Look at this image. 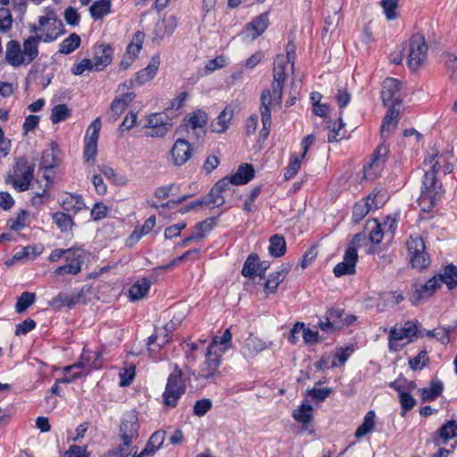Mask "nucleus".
<instances>
[{"label": "nucleus", "mask_w": 457, "mask_h": 457, "mask_svg": "<svg viewBox=\"0 0 457 457\" xmlns=\"http://www.w3.org/2000/svg\"><path fill=\"white\" fill-rule=\"evenodd\" d=\"M296 54L287 53V56L278 54L274 62L273 80L270 88H265L261 95L260 112L262 115V129L260 131V137L266 139L271 125V107L272 105H281L284 82L286 79V64L291 63L292 69L295 67Z\"/></svg>", "instance_id": "obj_1"}, {"label": "nucleus", "mask_w": 457, "mask_h": 457, "mask_svg": "<svg viewBox=\"0 0 457 457\" xmlns=\"http://www.w3.org/2000/svg\"><path fill=\"white\" fill-rule=\"evenodd\" d=\"M38 55V46L35 39L29 37L21 45L18 40H11L5 46V60L12 67L29 65Z\"/></svg>", "instance_id": "obj_2"}, {"label": "nucleus", "mask_w": 457, "mask_h": 457, "mask_svg": "<svg viewBox=\"0 0 457 457\" xmlns=\"http://www.w3.org/2000/svg\"><path fill=\"white\" fill-rule=\"evenodd\" d=\"M38 22L40 34L30 36L37 46L39 42H53L63 33V24L53 7L47 6L42 10Z\"/></svg>", "instance_id": "obj_3"}, {"label": "nucleus", "mask_w": 457, "mask_h": 457, "mask_svg": "<svg viewBox=\"0 0 457 457\" xmlns=\"http://www.w3.org/2000/svg\"><path fill=\"white\" fill-rule=\"evenodd\" d=\"M34 169L35 164L30 163L25 157H20L13 166L12 174L8 176L6 182L12 183L18 191L23 192L29 189L34 176Z\"/></svg>", "instance_id": "obj_4"}, {"label": "nucleus", "mask_w": 457, "mask_h": 457, "mask_svg": "<svg viewBox=\"0 0 457 457\" xmlns=\"http://www.w3.org/2000/svg\"><path fill=\"white\" fill-rule=\"evenodd\" d=\"M186 393V384L182 378V371L176 370L171 373L166 384L162 398L163 403L167 407L174 408L178 405V401Z\"/></svg>", "instance_id": "obj_5"}, {"label": "nucleus", "mask_w": 457, "mask_h": 457, "mask_svg": "<svg viewBox=\"0 0 457 457\" xmlns=\"http://www.w3.org/2000/svg\"><path fill=\"white\" fill-rule=\"evenodd\" d=\"M406 244L411 266L419 270L427 268L430 261L423 238L418 235L411 236Z\"/></svg>", "instance_id": "obj_6"}, {"label": "nucleus", "mask_w": 457, "mask_h": 457, "mask_svg": "<svg viewBox=\"0 0 457 457\" xmlns=\"http://www.w3.org/2000/svg\"><path fill=\"white\" fill-rule=\"evenodd\" d=\"M428 46L425 37L420 34H415L411 37L408 55L410 69H418L426 60Z\"/></svg>", "instance_id": "obj_7"}, {"label": "nucleus", "mask_w": 457, "mask_h": 457, "mask_svg": "<svg viewBox=\"0 0 457 457\" xmlns=\"http://www.w3.org/2000/svg\"><path fill=\"white\" fill-rule=\"evenodd\" d=\"M386 201V195L378 191L369 195L353 206V220L354 223L360 222L372 209H378Z\"/></svg>", "instance_id": "obj_8"}, {"label": "nucleus", "mask_w": 457, "mask_h": 457, "mask_svg": "<svg viewBox=\"0 0 457 457\" xmlns=\"http://www.w3.org/2000/svg\"><path fill=\"white\" fill-rule=\"evenodd\" d=\"M220 363L221 356L217 353H213L211 349H208L204 361L199 366L196 378L206 381L215 379L220 376L219 368Z\"/></svg>", "instance_id": "obj_9"}, {"label": "nucleus", "mask_w": 457, "mask_h": 457, "mask_svg": "<svg viewBox=\"0 0 457 457\" xmlns=\"http://www.w3.org/2000/svg\"><path fill=\"white\" fill-rule=\"evenodd\" d=\"M394 224V220H386L383 223H379L377 220H369L366 223L365 230L369 233L370 241L378 245L386 236H388L390 239L393 238L395 234Z\"/></svg>", "instance_id": "obj_10"}, {"label": "nucleus", "mask_w": 457, "mask_h": 457, "mask_svg": "<svg viewBox=\"0 0 457 457\" xmlns=\"http://www.w3.org/2000/svg\"><path fill=\"white\" fill-rule=\"evenodd\" d=\"M441 186L437 184L436 174L434 171H426L422 183L421 195L419 202L420 205H426L429 208L433 205L436 195L439 193Z\"/></svg>", "instance_id": "obj_11"}, {"label": "nucleus", "mask_w": 457, "mask_h": 457, "mask_svg": "<svg viewBox=\"0 0 457 457\" xmlns=\"http://www.w3.org/2000/svg\"><path fill=\"white\" fill-rule=\"evenodd\" d=\"M172 124L169 122V117L164 113H152L147 118L145 128L148 137H163L170 129Z\"/></svg>", "instance_id": "obj_12"}, {"label": "nucleus", "mask_w": 457, "mask_h": 457, "mask_svg": "<svg viewBox=\"0 0 457 457\" xmlns=\"http://www.w3.org/2000/svg\"><path fill=\"white\" fill-rule=\"evenodd\" d=\"M418 322L408 320L400 327H394L389 333V348L391 350H396L397 345L395 342L402 341L403 339L411 340V337L416 336L420 331L418 330Z\"/></svg>", "instance_id": "obj_13"}, {"label": "nucleus", "mask_w": 457, "mask_h": 457, "mask_svg": "<svg viewBox=\"0 0 457 457\" xmlns=\"http://www.w3.org/2000/svg\"><path fill=\"white\" fill-rule=\"evenodd\" d=\"M101 119H95L87 129L86 145L84 149V157L87 162L94 160L97 152V141L101 129Z\"/></svg>", "instance_id": "obj_14"}, {"label": "nucleus", "mask_w": 457, "mask_h": 457, "mask_svg": "<svg viewBox=\"0 0 457 457\" xmlns=\"http://www.w3.org/2000/svg\"><path fill=\"white\" fill-rule=\"evenodd\" d=\"M401 82L393 78H386L382 84L381 99L385 105L395 104L401 106Z\"/></svg>", "instance_id": "obj_15"}, {"label": "nucleus", "mask_w": 457, "mask_h": 457, "mask_svg": "<svg viewBox=\"0 0 457 457\" xmlns=\"http://www.w3.org/2000/svg\"><path fill=\"white\" fill-rule=\"evenodd\" d=\"M138 418L136 411H130L122 420L120 426V438L121 441H125V445L128 442H133L138 437Z\"/></svg>", "instance_id": "obj_16"}, {"label": "nucleus", "mask_w": 457, "mask_h": 457, "mask_svg": "<svg viewBox=\"0 0 457 457\" xmlns=\"http://www.w3.org/2000/svg\"><path fill=\"white\" fill-rule=\"evenodd\" d=\"M66 264L59 266L54 271V276L78 275L81 271V266L84 262V251L76 248L72 255H67Z\"/></svg>", "instance_id": "obj_17"}, {"label": "nucleus", "mask_w": 457, "mask_h": 457, "mask_svg": "<svg viewBox=\"0 0 457 457\" xmlns=\"http://www.w3.org/2000/svg\"><path fill=\"white\" fill-rule=\"evenodd\" d=\"M170 162L174 166L184 165L193 155V148L186 139H178L174 142L170 151Z\"/></svg>", "instance_id": "obj_18"}, {"label": "nucleus", "mask_w": 457, "mask_h": 457, "mask_svg": "<svg viewBox=\"0 0 457 457\" xmlns=\"http://www.w3.org/2000/svg\"><path fill=\"white\" fill-rule=\"evenodd\" d=\"M387 153L388 150L384 145H379L377 148L371 162L363 168V179L372 180L380 175Z\"/></svg>", "instance_id": "obj_19"}, {"label": "nucleus", "mask_w": 457, "mask_h": 457, "mask_svg": "<svg viewBox=\"0 0 457 457\" xmlns=\"http://www.w3.org/2000/svg\"><path fill=\"white\" fill-rule=\"evenodd\" d=\"M357 261L358 254L356 248L348 247L345 253L343 261L337 264L333 270L335 276L339 278L345 275L354 274Z\"/></svg>", "instance_id": "obj_20"}, {"label": "nucleus", "mask_w": 457, "mask_h": 457, "mask_svg": "<svg viewBox=\"0 0 457 457\" xmlns=\"http://www.w3.org/2000/svg\"><path fill=\"white\" fill-rule=\"evenodd\" d=\"M183 120L187 126L194 130L196 139L204 137L208 121V116L204 111L201 109L195 110L186 116Z\"/></svg>", "instance_id": "obj_21"}, {"label": "nucleus", "mask_w": 457, "mask_h": 457, "mask_svg": "<svg viewBox=\"0 0 457 457\" xmlns=\"http://www.w3.org/2000/svg\"><path fill=\"white\" fill-rule=\"evenodd\" d=\"M269 15L267 12L262 13L254 18L245 29L242 35L247 41H253L261 36L268 28Z\"/></svg>", "instance_id": "obj_22"}, {"label": "nucleus", "mask_w": 457, "mask_h": 457, "mask_svg": "<svg viewBox=\"0 0 457 457\" xmlns=\"http://www.w3.org/2000/svg\"><path fill=\"white\" fill-rule=\"evenodd\" d=\"M441 284L440 278L436 275L432 278L428 279L425 284L416 286L415 290L411 296V302L413 304H416L420 300L431 296Z\"/></svg>", "instance_id": "obj_23"}, {"label": "nucleus", "mask_w": 457, "mask_h": 457, "mask_svg": "<svg viewBox=\"0 0 457 457\" xmlns=\"http://www.w3.org/2000/svg\"><path fill=\"white\" fill-rule=\"evenodd\" d=\"M113 50L109 45H100L95 48L92 59L96 71H101L112 61Z\"/></svg>", "instance_id": "obj_24"}, {"label": "nucleus", "mask_w": 457, "mask_h": 457, "mask_svg": "<svg viewBox=\"0 0 457 457\" xmlns=\"http://www.w3.org/2000/svg\"><path fill=\"white\" fill-rule=\"evenodd\" d=\"M59 203L63 212L68 214H77L86 208L85 203L79 195L65 193Z\"/></svg>", "instance_id": "obj_25"}, {"label": "nucleus", "mask_w": 457, "mask_h": 457, "mask_svg": "<svg viewBox=\"0 0 457 457\" xmlns=\"http://www.w3.org/2000/svg\"><path fill=\"white\" fill-rule=\"evenodd\" d=\"M290 271L289 264H282L278 270L270 274L268 279L264 283V291L267 295L274 294L278 287L287 278Z\"/></svg>", "instance_id": "obj_26"}, {"label": "nucleus", "mask_w": 457, "mask_h": 457, "mask_svg": "<svg viewBox=\"0 0 457 457\" xmlns=\"http://www.w3.org/2000/svg\"><path fill=\"white\" fill-rule=\"evenodd\" d=\"M160 66V57L153 56L148 65L135 74V81L137 86H143L151 81L156 75Z\"/></svg>", "instance_id": "obj_27"}, {"label": "nucleus", "mask_w": 457, "mask_h": 457, "mask_svg": "<svg viewBox=\"0 0 457 457\" xmlns=\"http://www.w3.org/2000/svg\"><path fill=\"white\" fill-rule=\"evenodd\" d=\"M400 113V106L389 104L388 110L383 119L381 125V134L383 137L390 135L398 124V117Z\"/></svg>", "instance_id": "obj_28"}, {"label": "nucleus", "mask_w": 457, "mask_h": 457, "mask_svg": "<svg viewBox=\"0 0 457 457\" xmlns=\"http://www.w3.org/2000/svg\"><path fill=\"white\" fill-rule=\"evenodd\" d=\"M177 26L178 21L173 15L159 21L155 25L154 40L160 42L164 36H170Z\"/></svg>", "instance_id": "obj_29"}, {"label": "nucleus", "mask_w": 457, "mask_h": 457, "mask_svg": "<svg viewBox=\"0 0 457 457\" xmlns=\"http://www.w3.org/2000/svg\"><path fill=\"white\" fill-rule=\"evenodd\" d=\"M234 116V108L230 105L224 108L219 116L211 122V130L214 133H224L229 127Z\"/></svg>", "instance_id": "obj_30"}, {"label": "nucleus", "mask_w": 457, "mask_h": 457, "mask_svg": "<svg viewBox=\"0 0 457 457\" xmlns=\"http://www.w3.org/2000/svg\"><path fill=\"white\" fill-rule=\"evenodd\" d=\"M101 356L99 352H90L84 351L80 355L79 360L75 362V366L77 369H83L86 371L83 372L85 376L89 373V371L93 369L100 368V363H98V359Z\"/></svg>", "instance_id": "obj_31"}, {"label": "nucleus", "mask_w": 457, "mask_h": 457, "mask_svg": "<svg viewBox=\"0 0 457 457\" xmlns=\"http://www.w3.org/2000/svg\"><path fill=\"white\" fill-rule=\"evenodd\" d=\"M457 436V423L454 420L447 421L438 431V435L434 437L433 442L436 446L445 445L450 439Z\"/></svg>", "instance_id": "obj_32"}, {"label": "nucleus", "mask_w": 457, "mask_h": 457, "mask_svg": "<svg viewBox=\"0 0 457 457\" xmlns=\"http://www.w3.org/2000/svg\"><path fill=\"white\" fill-rule=\"evenodd\" d=\"M327 316L331 321L334 329L339 330L345 325L351 324L354 318L353 316L345 314L340 309H331L327 312Z\"/></svg>", "instance_id": "obj_33"}, {"label": "nucleus", "mask_w": 457, "mask_h": 457, "mask_svg": "<svg viewBox=\"0 0 457 457\" xmlns=\"http://www.w3.org/2000/svg\"><path fill=\"white\" fill-rule=\"evenodd\" d=\"M254 176L253 165L245 163L241 165L237 172L229 177L233 185H243L250 181Z\"/></svg>", "instance_id": "obj_34"}, {"label": "nucleus", "mask_w": 457, "mask_h": 457, "mask_svg": "<svg viewBox=\"0 0 457 457\" xmlns=\"http://www.w3.org/2000/svg\"><path fill=\"white\" fill-rule=\"evenodd\" d=\"M164 440L165 432L163 430L155 431L147 441L142 455L153 456L162 446Z\"/></svg>", "instance_id": "obj_35"}, {"label": "nucleus", "mask_w": 457, "mask_h": 457, "mask_svg": "<svg viewBox=\"0 0 457 457\" xmlns=\"http://www.w3.org/2000/svg\"><path fill=\"white\" fill-rule=\"evenodd\" d=\"M224 185V183H216L211 189L208 195L204 196V202H205V205L210 209H213L215 207L221 206L224 202V195L220 193V187Z\"/></svg>", "instance_id": "obj_36"}, {"label": "nucleus", "mask_w": 457, "mask_h": 457, "mask_svg": "<svg viewBox=\"0 0 457 457\" xmlns=\"http://www.w3.org/2000/svg\"><path fill=\"white\" fill-rule=\"evenodd\" d=\"M49 304L55 310H61L63 307H68L71 309L77 303L72 292H60L50 301Z\"/></svg>", "instance_id": "obj_37"}, {"label": "nucleus", "mask_w": 457, "mask_h": 457, "mask_svg": "<svg viewBox=\"0 0 457 457\" xmlns=\"http://www.w3.org/2000/svg\"><path fill=\"white\" fill-rule=\"evenodd\" d=\"M150 280L144 278L137 280L129 291V295L131 300L137 301L144 298L149 292Z\"/></svg>", "instance_id": "obj_38"}, {"label": "nucleus", "mask_w": 457, "mask_h": 457, "mask_svg": "<svg viewBox=\"0 0 457 457\" xmlns=\"http://www.w3.org/2000/svg\"><path fill=\"white\" fill-rule=\"evenodd\" d=\"M54 223L62 233L71 232L74 222L71 214L63 212H56L52 214Z\"/></svg>", "instance_id": "obj_39"}, {"label": "nucleus", "mask_w": 457, "mask_h": 457, "mask_svg": "<svg viewBox=\"0 0 457 457\" xmlns=\"http://www.w3.org/2000/svg\"><path fill=\"white\" fill-rule=\"evenodd\" d=\"M444 386L440 380H432L428 388L420 389V397L423 402H429L438 397L443 391Z\"/></svg>", "instance_id": "obj_40"}, {"label": "nucleus", "mask_w": 457, "mask_h": 457, "mask_svg": "<svg viewBox=\"0 0 457 457\" xmlns=\"http://www.w3.org/2000/svg\"><path fill=\"white\" fill-rule=\"evenodd\" d=\"M376 414L373 411H370L366 413L363 422L358 427L355 431V437L361 438L370 433L376 425L375 421Z\"/></svg>", "instance_id": "obj_41"}, {"label": "nucleus", "mask_w": 457, "mask_h": 457, "mask_svg": "<svg viewBox=\"0 0 457 457\" xmlns=\"http://www.w3.org/2000/svg\"><path fill=\"white\" fill-rule=\"evenodd\" d=\"M258 271V255L251 253L246 258L241 273L245 278H254L255 277H259Z\"/></svg>", "instance_id": "obj_42"}, {"label": "nucleus", "mask_w": 457, "mask_h": 457, "mask_svg": "<svg viewBox=\"0 0 457 457\" xmlns=\"http://www.w3.org/2000/svg\"><path fill=\"white\" fill-rule=\"evenodd\" d=\"M111 0H98L93 3L89 11L91 16L96 19H101L111 12Z\"/></svg>", "instance_id": "obj_43"}, {"label": "nucleus", "mask_w": 457, "mask_h": 457, "mask_svg": "<svg viewBox=\"0 0 457 457\" xmlns=\"http://www.w3.org/2000/svg\"><path fill=\"white\" fill-rule=\"evenodd\" d=\"M287 245L284 237L274 235L270 238L269 253L274 257H280L285 254Z\"/></svg>", "instance_id": "obj_44"}, {"label": "nucleus", "mask_w": 457, "mask_h": 457, "mask_svg": "<svg viewBox=\"0 0 457 457\" xmlns=\"http://www.w3.org/2000/svg\"><path fill=\"white\" fill-rule=\"evenodd\" d=\"M79 46L80 37L76 33H72L60 44L59 53L69 54L79 48Z\"/></svg>", "instance_id": "obj_45"}, {"label": "nucleus", "mask_w": 457, "mask_h": 457, "mask_svg": "<svg viewBox=\"0 0 457 457\" xmlns=\"http://www.w3.org/2000/svg\"><path fill=\"white\" fill-rule=\"evenodd\" d=\"M440 278V282L445 283L449 289L457 286V267L454 265H448L441 274H437Z\"/></svg>", "instance_id": "obj_46"}, {"label": "nucleus", "mask_w": 457, "mask_h": 457, "mask_svg": "<svg viewBox=\"0 0 457 457\" xmlns=\"http://www.w3.org/2000/svg\"><path fill=\"white\" fill-rule=\"evenodd\" d=\"M145 40V34L141 31H137L130 43L127 46L126 54L137 59L138 54L142 49V46Z\"/></svg>", "instance_id": "obj_47"}, {"label": "nucleus", "mask_w": 457, "mask_h": 457, "mask_svg": "<svg viewBox=\"0 0 457 457\" xmlns=\"http://www.w3.org/2000/svg\"><path fill=\"white\" fill-rule=\"evenodd\" d=\"M270 343L264 342L253 335H250L245 340V347L251 354H257L270 347Z\"/></svg>", "instance_id": "obj_48"}, {"label": "nucleus", "mask_w": 457, "mask_h": 457, "mask_svg": "<svg viewBox=\"0 0 457 457\" xmlns=\"http://www.w3.org/2000/svg\"><path fill=\"white\" fill-rule=\"evenodd\" d=\"M71 109L64 104L54 105L52 109L51 120L54 124L65 120L71 116Z\"/></svg>", "instance_id": "obj_49"}, {"label": "nucleus", "mask_w": 457, "mask_h": 457, "mask_svg": "<svg viewBox=\"0 0 457 457\" xmlns=\"http://www.w3.org/2000/svg\"><path fill=\"white\" fill-rule=\"evenodd\" d=\"M36 295L34 293L23 292L21 296L17 299L15 304V311L18 313L24 312L30 305L34 303Z\"/></svg>", "instance_id": "obj_50"}, {"label": "nucleus", "mask_w": 457, "mask_h": 457, "mask_svg": "<svg viewBox=\"0 0 457 457\" xmlns=\"http://www.w3.org/2000/svg\"><path fill=\"white\" fill-rule=\"evenodd\" d=\"M312 407L310 404H302L299 409L295 410L293 417L299 422L309 423L312 419Z\"/></svg>", "instance_id": "obj_51"}, {"label": "nucleus", "mask_w": 457, "mask_h": 457, "mask_svg": "<svg viewBox=\"0 0 457 457\" xmlns=\"http://www.w3.org/2000/svg\"><path fill=\"white\" fill-rule=\"evenodd\" d=\"M12 15L7 7L0 8V33L8 32L12 27Z\"/></svg>", "instance_id": "obj_52"}, {"label": "nucleus", "mask_w": 457, "mask_h": 457, "mask_svg": "<svg viewBox=\"0 0 457 457\" xmlns=\"http://www.w3.org/2000/svg\"><path fill=\"white\" fill-rule=\"evenodd\" d=\"M58 164L57 157L54 153V149L51 147L50 149H46L43 152L41 157L40 165L43 169L50 170L56 167Z\"/></svg>", "instance_id": "obj_53"}, {"label": "nucleus", "mask_w": 457, "mask_h": 457, "mask_svg": "<svg viewBox=\"0 0 457 457\" xmlns=\"http://www.w3.org/2000/svg\"><path fill=\"white\" fill-rule=\"evenodd\" d=\"M28 216L26 211H21L16 219L8 220L7 225L12 230H21L27 226Z\"/></svg>", "instance_id": "obj_54"}, {"label": "nucleus", "mask_w": 457, "mask_h": 457, "mask_svg": "<svg viewBox=\"0 0 457 457\" xmlns=\"http://www.w3.org/2000/svg\"><path fill=\"white\" fill-rule=\"evenodd\" d=\"M427 335L428 337H436L440 342L445 344L450 341L448 330L445 328H439L433 330H425L424 333L420 331V337Z\"/></svg>", "instance_id": "obj_55"}, {"label": "nucleus", "mask_w": 457, "mask_h": 457, "mask_svg": "<svg viewBox=\"0 0 457 457\" xmlns=\"http://www.w3.org/2000/svg\"><path fill=\"white\" fill-rule=\"evenodd\" d=\"M353 350L349 347L343 349L339 348L334 354V359L331 363L332 368L340 367L345 364L349 356L351 355Z\"/></svg>", "instance_id": "obj_56"}, {"label": "nucleus", "mask_w": 457, "mask_h": 457, "mask_svg": "<svg viewBox=\"0 0 457 457\" xmlns=\"http://www.w3.org/2000/svg\"><path fill=\"white\" fill-rule=\"evenodd\" d=\"M380 4L387 20L392 21L397 17V0H381Z\"/></svg>", "instance_id": "obj_57"}, {"label": "nucleus", "mask_w": 457, "mask_h": 457, "mask_svg": "<svg viewBox=\"0 0 457 457\" xmlns=\"http://www.w3.org/2000/svg\"><path fill=\"white\" fill-rule=\"evenodd\" d=\"M212 403L210 399H202L196 401L194 405V414L202 417L205 415L212 408Z\"/></svg>", "instance_id": "obj_58"}, {"label": "nucleus", "mask_w": 457, "mask_h": 457, "mask_svg": "<svg viewBox=\"0 0 457 457\" xmlns=\"http://www.w3.org/2000/svg\"><path fill=\"white\" fill-rule=\"evenodd\" d=\"M126 109L127 107H125L117 98H114L110 105L109 119L112 121H116Z\"/></svg>", "instance_id": "obj_59"}, {"label": "nucleus", "mask_w": 457, "mask_h": 457, "mask_svg": "<svg viewBox=\"0 0 457 457\" xmlns=\"http://www.w3.org/2000/svg\"><path fill=\"white\" fill-rule=\"evenodd\" d=\"M85 71H95L92 60L85 58L71 68V72L74 75H81Z\"/></svg>", "instance_id": "obj_60"}, {"label": "nucleus", "mask_w": 457, "mask_h": 457, "mask_svg": "<svg viewBox=\"0 0 457 457\" xmlns=\"http://www.w3.org/2000/svg\"><path fill=\"white\" fill-rule=\"evenodd\" d=\"M399 402L403 413L411 411L416 404V400L406 392H401L399 395Z\"/></svg>", "instance_id": "obj_61"}, {"label": "nucleus", "mask_w": 457, "mask_h": 457, "mask_svg": "<svg viewBox=\"0 0 457 457\" xmlns=\"http://www.w3.org/2000/svg\"><path fill=\"white\" fill-rule=\"evenodd\" d=\"M135 367L130 365L129 367L124 368L120 373V385L121 386H129L135 378Z\"/></svg>", "instance_id": "obj_62"}, {"label": "nucleus", "mask_w": 457, "mask_h": 457, "mask_svg": "<svg viewBox=\"0 0 457 457\" xmlns=\"http://www.w3.org/2000/svg\"><path fill=\"white\" fill-rule=\"evenodd\" d=\"M424 162L426 164H431V167L428 171H434L435 174H436L441 166L442 156L439 155L438 153L433 151L430 154H428L426 157Z\"/></svg>", "instance_id": "obj_63"}, {"label": "nucleus", "mask_w": 457, "mask_h": 457, "mask_svg": "<svg viewBox=\"0 0 457 457\" xmlns=\"http://www.w3.org/2000/svg\"><path fill=\"white\" fill-rule=\"evenodd\" d=\"M428 361V358L427 353L422 351L417 356L411 359L409 361V364L412 370H417L422 369Z\"/></svg>", "instance_id": "obj_64"}]
</instances>
